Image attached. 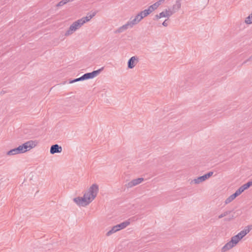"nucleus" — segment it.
Masks as SVG:
<instances>
[{
	"instance_id": "nucleus-14",
	"label": "nucleus",
	"mask_w": 252,
	"mask_h": 252,
	"mask_svg": "<svg viewBox=\"0 0 252 252\" xmlns=\"http://www.w3.org/2000/svg\"><path fill=\"white\" fill-rule=\"evenodd\" d=\"M235 246L231 243V241L227 242L221 249L222 252H225L226 251L231 249Z\"/></svg>"
},
{
	"instance_id": "nucleus-29",
	"label": "nucleus",
	"mask_w": 252,
	"mask_h": 252,
	"mask_svg": "<svg viewBox=\"0 0 252 252\" xmlns=\"http://www.w3.org/2000/svg\"><path fill=\"white\" fill-rule=\"evenodd\" d=\"M81 78H82V76H81L80 77L73 79V80H69V83L71 84V83H75V82H76L78 81H84L83 79H81Z\"/></svg>"
},
{
	"instance_id": "nucleus-27",
	"label": "nucleus",
	"mask_w": 252,
	"mask_h": 252,
	"mask_svg": "<svg viewBox=\"0 0 252 252\" xmlns=\"http://www.w3.org/2000/svg\"><path fill=\"white\" fill-rule=\"evenodd\" d=\"M245 22L247 24H252V15H249L246 18Z\"/></svg>"
},
{
	"instance_id": "nucleus-4",
	"label": "nucleus",
	"mask_w": 252,
	"mask_h": 252,
	"mask_svg": "<svg viewBox=\"0 0 252 252\" xmlns=\"http://www.w3.org/2000/svg\"><path fill=\"white\" fill-rule=\"evenodd\" d=\"M83 25V23L80 19L77 20L70 26L68 30L65 32L64 35L65 36H68L80 28Z\"/></svg>"
},
{
	"instance_id": "nucleus-22",
	"label": "nucleus",
	"mask_w": 252,
	"mask_h": 252,
	"mask_svg": "<svg viewBox=\"0 0 252 252\" xmlns=\"http://www.w3.org/2000/svg\"><path fill=\"white\" fill-rule=\"evenodd\" d=\"M158 8V6H157L156 2L154 3L153 4L150 5L148 9H150V12L152 13L153 11L155 10Z\"/></svg>"
},
{
	"instance_id": "nucleus-2",
	"label": "nucleus",
	"mask_w": 252,
	"mask_h": 252,
	"mask_svg": "<svg viewBox=\"0 0 252 252\" xmlns=\"http://www.w3.org/2000/svg\"><path fill=\"white\" fill-rule=\"evenodd\" d=\"M129 224L130 221H129V220H126L123 221L122 223H120V224H118L116 225L113 226L111 229L107 232L106 236H109L112 234L113 233L126 228Z\"/></svg>"
},
{
	"instance_id": "nucleus-24",
	"label": "nucleus",
	"mask_w": 252,
	"mask_h": 252,
	"mask_svg": "<svg viewBox=\"0 0 252 252\" xmlns=\"http://www.w3.org/2000/svg\"><path fill=\"white\" fill-rule=\"evenodd\" d=\"M231 212H232V211H225L224 212H223V213H222L221 214L219 215V217H218V218L219 219H221V218L226 216L227 215L230 214Z\"/></svg>"
},
{
	"instance_id": "nucleus-33",
	"label": "nucleus",
	"mask_w": 252,
	"mask_h": 252,
	"mask_svg": "<svg viewBox=\"0 0 252 252\" xmlns=\"http://www.w3.org/2000/svg\"><path fill=\"white\" fill-rule=\"evenodd\" d=\"M141 15L139 13L135 17V19L138 20V21L139 22L142 19L140 18Z\"/></svg>"
},
{
	"instance_id": "nucleus-13",
	"label": "nucleus",
	"mask_w": 252,
	"mask_h": 252,
	"mask_svg": "<svg viewBox=\"0 0 252 252\" xmlns=\"http://www.w3.org/2000/svg\"><path fill=\"white\" fill-rule=\"evenodd\" d=\"M190 82L189 80H187L185 79L184 80L182 81L179 84V87L183 89H187L189 86H190Z\"/></svg>"
},
{
	"instance_id": "nucleus-36",
	"label": "nucleus",
	"mask_w": 252,
	"mask_h": 252,
	"mask_svg": "<svg viewBox=\"0 0 252 252\" xmlns=\"http://www.w3.org/2000/svg\"><path fill=\"white\" fill-rule=\"evenodd\" d=\"M252 60V56H251L249 57V58L247 60H246V61L244 62L242 64H245V63H246L247 62H248V61H250V60Z\"/></svg>"
},
{
	"instance_id": "nucleus-28",
	"label": "nucleus",
	"mask_w": 252,
	"mask_h": 252,
	"mask_svg": "<svg viewBox=\"0 0 252 252\" xmlns=\"http://www.w3.org/2000/svg\"><path fill=\"white\" fill-rule=\"evenodd\" d=\"M68 0H62L61 1H60L57 5L56 6L57 7H59V6H63V5H64L65 4L67 3L68 2Z\"/></svg>"
},
{
	"instance_id": "nucleus-11",
	"label": "nucleus",
	"mask_w": 252,
	"mask_h": 252,
	"mask_svg": "<svg viewBox=\"0 0 252 252\" xmlns=\"http://www.w3.org/2000/svg\"><path fill=\"white\" fill-rule=\"evenodd\" d=\"M22 153V152L21 150V148L20 146H18L17 148L12 149L9 151L7 152V155H14L18 154H21Z\"/></svg>"
},
{
	"instance_id": "nucleus-17",
	"label": "nucleus",
	"mask_w": 252,
	"mask_h": 252,
	"mask_svg": "<svg viewBox=\"0 0 252 252\" xmlns=\"http://www.w3.org/2000/svg\"><path fill=\"white\" fill-rule=\"evenodd\" d=\"M250 232V230L249 229H244L241 231L239 233H238L236 235L238 236V238L240 239V240L245 236L249 232Z\"/></svg>"
},
{
	"instance_id": "nucleus-18",
	"label": "nucleus",
	"mask_w": 252,
	"mask_h": 252,
	"mask_svg": "<svg viewBox=\"0 0 252 252\" xmlns=\"http://www.w3.org/2000/svg\"><path fill=\"white\" fill-rule=\"evenodd\" d=\"M180 1V0H177L176 1V3L173 5L172 10L174 11V12H176L181 8V3Z\"/></svg>"
},
{
	"instance_id": "nucleus-38",
	"label": "nucleus",
	"mask_w": 252,
	"mask_h": 252,
	"mask_svg": "<svg viewBox=\"0 0 252 252\" xmlns=\"http://www.w3.org/2000/svg\"><path fill=\"white\" fill-rule=\"evenodd\" d=\"M250 15H252V13Z\"/></svg>"
},
{
	"instance_id": "nucleus-19",
	"label": "nucleus",
	"mask_w": 252,
	"mask_h": 252,
	"mask_svg": "<svg viewBox=\"0 0 252 252\" xmlns=\"http://www.w3.org/2000/svg\"><path fill=\"white\" fill-rule=\"evenodd\" d=\"M166 16L167 15L165 13V11H163L159 13L158 14L156 15L154 18H153V20L154 21H158L159 19L162 17H166Z\"/></svg>"
},
{
	"instance_id": "nucleus-35",
	"label": "nucleus",
	"mask_w": 252,
	"mask_h": 252,
	"mask_svg": "<svg viewBox=\"0 0 252 252\" xmlns=\"http://www.w3.org/2000/svg\"><path fill=\"white\" fill-rule=\"evenodd\" d=\"M234 218V216L232 215L231 217L228 218H225L224 220L225 221H230L231 220H232Z\"/></svg>"
},
{
	"instance_id": "nucleus-26",
	"label": "nucleus",
	"mask_w": 252,
	"mask_h": 252,
	"mask_svg": "<svg viewBox=\"0 0 252 252\" xmlns=\"http://www.w3.org/2000/svg\"><path fill=\"white\" fill-rule=\"evenodd\" d=\"M174 13H175L174 11L171 10H167V9H166L165 10V13L167 15L166 17H167L168 18L169 17H170Z\"/></svg>"
},
{
	"instance_id": "nucleus-34",
	"label": "nucleus",
	"mask_w": 252,
	"mask_h": 252,
	"mask_svg": "<svg viewBox=\"0 0 252 252\" xmlns=\"http://www.w3.org/2000/svg\"><path fill=\"white\" fill-rule=\"evenodd\" d=\"M167 21L168 20L167 19H166L165 20H164L163 21V22L162 23V25L164 26V27H167L168 26V22H167Z\"/></svg>"
},
{
	"instance_id": "nucleus-25",
	"label": "nucleus",
	"mask_w": 252,
	"mask_h": 252,
	"mask_svg": "<svg viewBox=\"0 0 252 252\" xmlns=\"http://www.w3.org/2000/svg\"><path fill=\"white\" fill-rule=\"evenodd\" d=\"M213 174V172L210 171L207 173L206 174H204L203 176L205 179V181L211 177Z\"/></svg>"
},
{
	"instance_id": "nucleus-3",
	"label": "nucleus",
	"mask_w": 252,
	"mask_h": 252,
	"mask_svg": "<svg viewBox=\"0 0 252 252\" xmlns=\"http://www.w3.org/2000/svg\"><path fill=\"white\" fill-rule=\"evenodd\" d=\"M98 186L96 184H94L90 187L88 191L86 192L84 194L87 195L88 197L91 198V200L92 201L96 197L98 192Z\"/></svg>"
},
{
	"instance_id": "nucleus-32",
	"label": "nucleus",
	"mask_w": 252,
	"mask_h": 252,
	"mask_svg": "<svg viewBox=\"0 0 252 252\" xmlns=\"http://www.w3.org/2000/svg\"><path fill=\"white\" fill-rule=\"evenodd\" d=\"M164 2V0H159L157 2H156L157 6L158 7L160 5L163 3Z\"/></svg>"
},
{
	"instance_id": "nucleus-37",
	"label": "nucleus",
	"mask_w": 252,
	"mask_h": 252,
	"mask_svg": "<svg viewBox=\"0 0 252 252\" xmlns=\"http://www.w3.org/2000/svg\"><path fill=\"white\" fill-rule=\"evenodd\" d=\"M251 226H249H249H247L248 228H247V229H249V230H250H250H251Z\"/></svg>"
},
{
	"instance_id": "nucleus-8",
	"label": "nucleus",
	"mask_w": 252,
	"mask_h": 252,
	"mask_svg": "<svg viewBox=\"0 0 252 252\" xmlns=\"http://www.w3.org/2000/svg\"><path fill=\"white\" fill-rule=\"evenodd\" d=\"M144 181L143 178H138L132 180L131 181L128 182L126 186L127 188H132L135 186H136Z\"/></svg>"
},
{
	"instance_id": "nucleus-7",
	"label": "nucleus",
	"mask_w": 252,
	"mask_h": 252,
	"mask_svg": "<svg viewBox=\"0 0 252 252\" xmlns=\"http://www.w3.org/2000/svg\"><path fill=\"white\" fill-rule=\"evenodd\" d=\"M62 152V147L57 144L52 145L50 149V153L52 155L56 153H61Z\"/></svg>"
},
{
	"instance_id": "nucleus-23",
	"label": "nucleus",
	"mask_w": 252,
	"mask_h": 252,
	"mask_svg": "<svg viewBox=\"0 0 252 252\" xmlns=\"http://www.w3.org/2000/svg\"><path fill=\"white\" fill-rule=\"evenodd\" d=\"M129 24H130V27L132 28L134 25L137 24L139 23L138 20H137L135 18H134L133 19H132L131 21H129L128 22Z\"/></svg>"
},
{
	"instance_id": "nucleus-31",
	"label": "nucleus",
	"mask_w": 252,
	"mask_h": 252,
	"mask_svg": "<svg viewBox=\"0 0 252 252\" xmlns=\"http://www.w3.org/2000/svg\"><path fill=\"white\" fill-rule=\"evenodd\" d=\"M245 190V188L242 185L236 191L238 192L239 194L240 195Z\"/></svg>"
},
{
	"instance_id": "nucleus-20",
	"label": "nucleus",
	"mask_w": 252,
	"mask_h": 252,
	"mask_svg": "<svg viewBox=\"0 0 252 252\" xmlns=\"http://www.w3.org/2000/svg\"><path fill=\"white\" fill-rule=\"evenodd\" d=\"M139 13L141 15L140 18L143 19L144 17L149 15L151 13V12H150V9H146L143 11H141L140 12H139Z\"/></svg>"
},
{
	"instance_id": "nucleus-10",
	"label": "nucleus",
	"mask_w": 252,
	"mask_h": 252,
	"mask_svg": "<svg viewBox=\"0 0 252 252\" xmlns=\"http://www.w3.org/2000/svg\"><path fill=\"white\" fill-rule=\"evenodd\" d=\"M97 11L93 12L92 14L88 13L86 17H84L81 18V20H82V23L84 24L86 22L89 21L92 18H93L96 14Z\"/></svg>"
},
{
	"instance_id": "nucleus-9",
	"label": "nucleus",
	"mask_w": 252,
	"mask_h": 252,
	"mask_svg": "<svg viewBox=\"0 0 252 252\" xmlns=\"http://www.w3.org/2000/svg\"><path fill=\"white\" fill-rule=\"evenodd\" d=\"M138 62V58L136 56L131 57L127 62V67L129 69L134 67L136 63Z\"/></svg>"
},
{
	"instance_id": "nucleus-30",
	"label": "nucleus",
	"mask_w": 252,
	"mask_h": 252,
	"mask_svg": "<svg viewBox=\"0 0 252 252\" xmlns=\"http://www.w3.org/2000/svg\"><path fill=\"white\" fill-rule=\"evenodd\" d=\"M243 186H244L246 189H247L252 186V184H251V182H250V181H249L247 183L243 185Z\"/></svg>"
},
{
	"instance_id": "nucleus-21",
	"label": "nucleus",
	"mask_w": 252,
	"mask_h": 252,
	"mask_svg": "<svg viewBox=\"0 0 252 252\" xmlns=\"http://www.w3.org/2000/svg\"><path fill=\"white\" fill-rule=\"evenodd\" d=\"M240 241V239L238 238V236L236 235L232 237L230 240L231 243L234 246H236Z\"/></svg>"
},
{
	"instance_id": "nucleus-6",
	"label": "nucleus",
	"mask_w": 252,
	"mask_h": 252,
	"mask_svg": "<svg viewBox=\"0 0 252 252\" xmlns=\"http://www.w3.org/2000/svg\"><path fill=\"white\" fill-rule=\"evenodd\" d=\"M104 69V67H102L101 68L96 70H94L91 72H88L85 73L82 76L81 79H83V80H86L88 79H91L94 78L96 76H97Z\"/></svg>"
},
{
	"instance_id": "nucleus-15",
	"label": "nucleus",
	"mask_w": 252,
	"mask_h": 252,
	"mask_svg": "<svg viewBox=\"0 0 252 252\" xmlns=\"http://www.w3.org/2000/svg\"><path fill=\"white\" fill-rule=\"evenodd\" d=\"M129 27H130V24H129L128 22H127L125 25H123V26H122V27H120L119 29H118L115 31V33L122 32L124 31H125V30H126V29H127Z\"/></svg>"
},
{
	"instance_id": "nucleus-16",
	"label": "nucleus",
	"mask_w": 252,
	"mask_h": 252,
	"mask_svg": "<svg viewBox=\"0 0 252 252\" xmlns=\"http://www.w3.org/2000/svg\"><path fill=\"white\" fill-rule=\"evenodd\" d=\"M205 181V179H204L203 176L198 177L197 178L193 179L190 182V183H194L195 184H198L202 182H204Z\"/></svg>"
},
{
	"instance_id": "nucleus-5",
	"label": "nucleus",
	"mask_w": 252,
	"mask_h": 252,
	"mask_svg": "<svg viewBox=\"0 0 252 252\" xmlns=\"http://www.w3.org/2000/svg\"><path fill=\"white\" fill-rule=\"evenodd\" d=\"M37 143L38 142L36 140H30L25 142L22 145H20L19 146L21 148L22 153H24L35 147Z\"/></svg>"
},
{
	"instance_id": "nucleus-1",
	"label": "nucleus",
	"mask_w": 252,
	"mask_h": 252,
	"mask_svg": "<svg viewBox=\"0 0 252 252\" xmlns=\"http://www.w3.org/2000/svg\"><path fill=\"white\" fill-rule=\"evenodd\" d=\"M73 201L79 206L85 207L88 205L91 202V198L84 194L83 197H77L73 198Z\"/></svg>"
},
{
	"instance_id": "nucleus-12",
	"label": "nucleus",
	"mask_w": 252,
	"mask_h": 252,
	"mask_svg": "<svg viewBox=\"0 0 252 252\" xmlns=\"http://www.w3.org/2000/svg\"><path fill=\"white\" fill-rule=\"evenodd\" d=\"M239 194L238 192L236 191L234 193L229 196L228 198L226 199L225 200V204H227L232 201L234 199H235Z\"/></svg>"
}]
</instances>
